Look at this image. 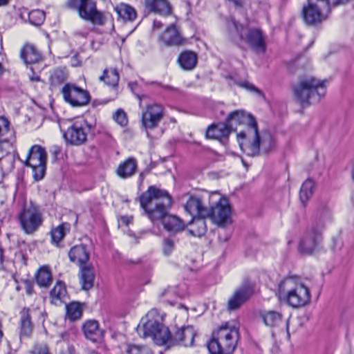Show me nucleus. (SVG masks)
Returning a JSON list of instances; mask_svg holds the SVG:
<instances>
[{"label": "nucleus", "instance_id": "obj_1", "mask_svg": "<svg viewBox=\"0 0 354 354\" xmlns=\"http://www.w3.org/2000/svg\"><path fill=\"white\" fill-rule=\"evenodd\" d=\"M139 201L141 207L152 222L162 220L164 228L172 234H177L185 230V225L181 218L168 214L172 198L167 191L153 185L149 186L140 196Z\"/></svg>", "mask_w": 354, "mask_h": 354}, {"label": "nucleus", "instance_id": "obj_2", "mask_svg": "<svg viewBox=\"0 0 354 354\" xmlns=\"http://www.w3.org/2000/svg\"><path fill=\"white\" fill-rule=\"evenodd\" d=\"M292 91L295 99L302 106L317 103L326 94L325 81L311 76L304 77L292 86Z\"/></svg>", "mask_w": 354, "mask_h": 354}, {"label": "nucleus", "instance_id": "obj_3", "mask_svg": "<svg viewBox=\"0 0 354 354\" xmlns=\"http://www.w3.org/2000/svg\"><path fill=\"white\" fill-rule=\"evenodd\" d=\"M279 298L284 300L292 308H300L310 299L309 289L295 277H288L279 284Z\"/></svg>", "mask_w": 354, "mask_h": 354}, {"label": "nucleus", "instance_id": "obj_4", "mask_svg": "<svg viewBox=\"0 0 354 354\" xmlns=\"http://www.w3.org/2000/svg\"><path fill=\"white\" fill-rule=\"evenodd\" d=\"M65 6L76 11L79 17L86 21L97 25L104 23V15L97 10L95 0H67Z\"/></svg>", "mask_w": 354, "mask_h": 354}, {"label": "nucleus", "instance_id": "obj_5", "mask_svg": "<svg viewBox=\"0 0 354 354\" xmlns=\"http://www.w3.org/2000/svg\"><path fill=\"white\" fill-rule=\"evenodd\" d=\"M21 228L26 234H33L42 225L44 218L39 206L30 202L18 214Z\"/></svg>", "mask_w": 354, "mask_h": 354}, {"label": "nucleus", "instance_id": "obj_6", "mask_svg": "<svg viewBox=\"0 0 354 354\" xmlns=\"http://www.w3.org/2000/svg\"><path fill=\"white\" fill-rule=\"evenodd\" d=\"M326 7L327 3L324 0H307L301 11L304 23L310 26L321 24L327 19L329 14Z\"/></svg>", "mask_w": 354, "mask_h": 354}, {"label": "nucleus", "instance_id": "obj_7", "mask_svg": "<svg viewBox=\"0 0 354 354\" xmlns=\"http://www.w3.org/2000/svg\"><path fill=\"white\" fill-rule=\"evenodd\" d=\"M94 127V124L88 123L84 119L77 120L64 132L63 137L67 143L79 146L86 142L88 133Z\"/></svg>", "mask_w": 354, "mask_h": 354}, {"label": "nucleus", "instance_id": "obj_8", "mask_svg": "<svg viewBox=\"0 0 354 354\" xmlns=\"http://www.w3.org/2000/svg\"><path fill=\"white\" fill-rule=\"evenodd\" d=\"M232 207L226 197L221 196L214 205L207 209V218L219 227H225L232 222Z\"/></svg>", "mask_w": 354, "mask_h": 354}, {"label": "nucleus", "instance_id": "obj_9", "mask_svg": "<svg viewBox=\"0 0 354 354\" xmlns=\"http://www.w3.org/2000/svg\"><path fill=\"white\" fill-rule=\"evenodd\" d=\"M138 333L140 334L142 332L144 337H151L156 344L164 345L168 344H171V335L167 327L162 323H158L156 321L147 324L145 328H141L140 324L137 328Z\"/></svg>", "mask_w": 354, "mask_h": 354}, {"label": "nucleus", "instance_id": "obj_10", "mask_svg": "<svg viewBox=\"0 0 354 354\" xmlns=\"http://www.w3.org/2000/svg\"><path fill=\"white\" fill-rule=\"evenodd\" d=\"M237 140L241 151L247 156H256L260 153L258 127L240 131L237 133Z\"/></svg>", "mask_w": 354, "mask_h": 354}, {"label": "nucleus", "instance_id": "obj_11", "mask_svg": "<svg viewBox=\"0 0 354 354\" xmlns=\"http://www.w3.org/2000/svg\"><path fill=\"white\" fill-rule=\"evenodd\" d=\"M232 21L241 40L245 41L255 52L259 53H265L266 46L263 32L261 30L257 28H248L247 29L245 35H244V26L241 24H238L235 20H233Z\"/></svg>", "mask_w": 354, "mask_h": 354}, {"label": "nucleus", "instance_id": "obj_12", "mask_svg": "<svg viewBox=\"0 0 354 354\" xmlns=\"http://www.w3.org/2000/svg\"><path fill=\"white\" fill-rule=\"evenodd\" d=\"M61 93L64 101L73 107L85 106L91 100L89 92L74 84H65L61 90Z\"/></svg>", "mask_w": 354, "mask_h": 354}, {"label": "nucleus", "instance_id": "obj_13", "mask_svg": "<svg viewBox=\"0 0 354 354\" xmlns=\"http://www.w3.org/2000/svg\"><path fill=\"white\" fill-rule=\"evenodd\" d=\"M254 285L249 279L243 281L241 286L236 290L228 301V309L234 310L239 308L254 294Z\"/></svg>", "mask_w": 354, "mask_h": 354}, {"label": "nucleus", "instance_id": "obj_14", "mask_svg": "<svg viewBox=\"0 0 354 354\" xmlns=\"http://www.w3.org/2000/svg\"><path fill=\"white\" fill-rule=\"evenodd\" d=\"M164 108L161 104H149L142 114V124L147 131L157 127L163 118Z\"/></svg>", "mask_w": 354, "mask_h": 354}, {"label": "nucleus", "instance_id": "obj_15", "mask_svg": "<svg viewBox=\"0 0 354 354\" xmlns=\"http://www.w3.org/2000/svg\"><path fill=\"white\" fill-rule=\"evenodd\" d=\"M322 232L315 227L310 226L299 243L301 252L311 254L317 250L322 241Z\"/></svg>", "mask_w": 354, "mask_h": 354}, {"label": "nucleus", "instance_id": "obj_16", "mask_svg": "<svg viewBox=\"0 0 354 354\" xmlns=\"http://www.w3.org/2000/svg\"><path fill=\"white\" fill-rule=\"evenodd\" d=\"M232 131V125L226 119L225 122H219L209 125L206 130L205 136L207 138L219 140L223 144H225Z\"/></svg>", "mask_w": 354, "mask_h": 354}, {"label": "nucleus", "instance_id": "obj_17", "mask_svg": "<svg viewBox=\"0 0 354 354\" xmlns=\"http://www.w3.org/2000/svg\"><path fill=\"white\" fill-rule=\"evenodd\" d=\"M332 221V212L328 203H320L317 208L311 226L323 232L326 226Z\"/></svg>", "mask_w": 354, "mask_h": 354}, {"label": "nucleus", "instance_id": "obj_18", "mask_svg": "<svg viewBox=\"0 0 354 354\" xmlns=\"http://www.w3.org/2000/svg\"><path fill=\"white\" fill-rule=\"evenodd\" d=\"M195 330L192 326L183 327L178 329L176 332L171 335V346L179 345L184 346H192L194 345Z\"/></svg>", "mask_w": 354, "mask_h": 354}, {"label": "nucleus", "instance_id": "obj_19", "mask_svg": "<svg viewBox=\"0 0 354 354\" xmlns=\"http://www.w3.org/2000/svg\"><path fill=\"white\" fill-rule=\"evenodd\" d=\"M227 122L232 125L234 129V123L237 124H243L245 126L244 130H249L252 128L258 127L255 118L250 113H247L243 111H235L230 113L227 118Z\"/></svg>", "mask_w": 354, "mask_h": 354}, {"label": "nucleus", "instance_id": "obj_20", "mask_svg": "<svg viewBox=\"0 0 354 354\" xmlns=\"http://www.w3.org/2000/svg\"><path fill=\"white\" fill-rule=\"evenodd\" d=\"M237 342L230 340L221 341V338L212 337L208 343V350L211 354H231L235 349Z\"/></svg>", "mask_w": 354, "mask_h": 354}, {"label": "nucleus", "instance_id": "obj_21", "mask_svg": "<svg viewBox=\"0 0 354 354\" xmlns=\"http://www.w3.org/2000/svg\"><path fill=\"white\" fill-rule=\"evenodd\" d=\"M82 328L85 337L93 342H100L104 337V332L100 328L99 322L95 319L86 320Z\"/></svg>", "mask_w": 354, "mask_h": 354}, {"label": "nucleus", "instance_id": "obj_22", "mask_svg": "<svg viewBox=\"0 0 354 354\" xmlns=\"http://www.w3.org/2000/svg\"><path fill=\"white\" fill-rule=\"evenodd\" d=\"M46 159L45 149L39 145H33L28 151L24 164L27 167H35L37 164L46 162Z\"/></svg>", "mask_w": 354, "mask_h": 354}, {"label": "nucleus", "instance_id": "obj_23", "mask_svg": "<svg viewBox=\"0 0 354 354\" xmlns=\"http://www.w3.org/2000/svg\"><path fill=\"white\" fill-rule=\"evenodd\" d=\"M185 209L193 216H207V208L201 198L197 196H192L188 199Z\"/></svg>", "mask_w": 354, "mask_h": 354}, {"label": "nucleus", "instance_id": "obj_24", "mask_svg": "<svg viewBox=\"0 0 354 354\" xmlns=\"http://www.w3.org/2000/svg\"><path fill=\"white\" fill-rule=\"evenodd\" d=\"M68 257L71 262L77 263L80 268L86 266V263L89 259V252L86 249V246L80 244L76 245L71 248L68 252Z\"/></svg>", "mask_w": 354, "mask_h": 354}, {"label": "nucleus", "instance_id": "obj_25", "mask_svg": "<svg viewBox=\"0 0 354 354\" xmlns=\"http://www.w3.org/2000/svg\"><path fill=\"white\" fill-rule=\"evenodd\" d=\"M160 39L167 46H179L183 43V38L174 24L168 26Z\"/></svg>", "mask_w": 354, "mask_h": 354}, {"label": "nucleus", "instance_id": "obj_26", "mask_svg": "<svg viewBox=\"0 0 354 354\" xmlns=\"http://www.w3.org/2000/svg\"><path fill=\"white\" fill-rule=\"evenodd\" d=\"M212 337L221 338V341L225 339L237 342L239 334L236 328L230 326L228 323H225L222 324L217 330L213 332Z\"/></svg>", "mask_w": 354, "mask_h": 354}, {"label": "nucleus", "instance_id": "obj_27", "mask_svg": "<svg viewBox=\"0 0 354 354\" xmlns=\"http://www.w3.org/2000/svg\"><path fill=\"white\" fill-rule=\"evenodd\" d=\"M33 327L30 309L24 308L20 312V338L30 337Z\"/></svg>", "mask_w": 354, "mask_h": 354}, {"label": "nucleus", "instance_id": "obj_28", "mask_svg": "<svg viewBox=\"0 0 354 354\" xmlns=\"http://www.w3.org/2000/svg\"><path fill=\"white\" fill-rule=\"evenodd\" d=\"M206 218L207 216H193L188 223V232L194 236L201 237L205 235L207 232Z\"/></svg>", "mask_w": 354, "mask_h": 354}, {"label": "nucleus", "instance_id": "obj_29", "mask_svg": "<svg viewBox=\"0 0 354 354\" xmlns=\"http://www.w3.org/2000/svg\"><path fill=\"white\" fill-rule=\"evenodd\" d=\"M177 62L182 69L192 71L197 64L198 56L193 51L184 50L179 55Z\"/></svg>", "mask_w": 354, "mask_h": 354}, {"label": "nucleus", "instance_id": "obj_30", "mask_svg": "<svg viewBox=\"0 0 354 354\" xmlns=\"http://www.w3.org/2000/svg\"><path fill=\"white\" fill-rule=\"evenodd\" d=\"M145 3L150 12L165 16L171 12V8L167 0H145Z\"/></svg>", "mask_w": 354, "mask_h": 354}, {"label": "nucleus", "instance_id": "obj_31", "mask_svg": "<svg viewBox=\"0 0 354 354\" xmlns=\"http://www.w3.org/2000/svg\"><path fill=\"white\" fill-rule=\"evenodd\" d=\"M137 161L134 158L130 157L120 163L116 173L122 178L131 177L136 171Z\"/></svg>", "mask_w": 354, "mask_h": 354}, {"label": "nucleus", "instance_id": "obj_32", "mask_svg": "<svg viewBox=\"0 0 354 354\" xmlns=\"http://www.w3.org/2000/svg\"><path fill=\"white\" fill-rule=\"evenodd\" d=\"M276 147V141L274 136L269 131H263L259 133L260 152L267 154L272 151Z\"/></svg>", "mask_w": 354, "mask_h": 354}, {"label": "nucleus", "instance_id": "obj_33", "mask_svg": "<svg viewBox=\"0 0 354 354\" xmlns=\"http://www.w3.org/2000/svg\"><path fill=\"white\" fill-rule=\"evenodd\" d=\"M21 58L26 64L39 62L41 55L32 45H26L21 50Z\"/></svg>", "mask_w": 354, "mask_h": 354}, {"label": "nucleus", "instance_id": "obj_34", "mask_svg": "<svg viewBox=\"0 0 354 354\" xmlns=\"http://www.w3.org/2000/svg\"><path fill=\"white\" fill-rule=\"evenodd\" d=\"M95 275L91 266L80 268V283L84 290H88L93 286Z\"/></svg>", "mask_w": 354, "mask_h": 354}, {"label": "nucleus", "instance_id": "obj_35", "mask_svg": "<svg viewBox=\"0 0 354 354\" xmlns=\"http://www.w3.org/2000/svg\"><path fill=\"white\" fill-rule=\"evenodd\" d=\"M315 187V183L310 178L306 180L301 185L299 192V200L303 207L306 206L308 201L313 196Z\"/></svg>", "mask_w": 354, "mask_h": 354}, {"label": "nucleus", "instance_id": "obj_36", "mask_svg": "<svg viewBox=\"0 0 354 354\" xmlns=\"http://www.w3.org/2000/svg\"><path fill=\"white\" fill-rule=\"evenodd\" d=\"M71 225L68 223H62L57 227L51 230L50 234L51 237V243L55 245H58L59 242L64 239L66 233L70 231Z\"/></svg>", "mask_w": 354, "mask_h": 354}, {"label": "nucleus", "instance_id": "obj_37", "mask_svg": "<svg viewBox=\"0 0 354 354\" xmlns=\"http://www.w3.org/2000/svg\"><path fill=\"white\" fill-rule=\"evenodd\" d=\"M115 10L118 17L124 21H133L137 17L136 10L132 6L125 3H120V5H118L115 8Z\"/></svg>", "mask_w": 354, "mask_h": 354}, {"label": "nucleus", "instance_id": "obj_38", "mask_svg": "<svg viewBox=\"0 0 354 354\" xmlns=\"http://www.w3.org/2000/svg\"><path fill=\"white\" fill-rule=\"evenodd\" d=\"M100 82H104L108 86H117L120 80L119 73L116 68L104 69L103 74L99 77Z\"/></svg>", "mask_w": 354, "mask_h": 354}, {"label": "nucleus", "instance_id": "obj_39", "mask_svg": "<svg viewBox=\"0 0 354 354\" xmlns=\"http://www.w3.org/2000/svg\"><path fill=\"white\" fill-rule=\"evenodd\" d=\"M68 77V73L65 67L54 69L50 77V86L55 88L63 84Z\"/></svg>", "mask_w": 354, "mask_h": 354}, {"label": "nucleus", "instance_id": "obj_40", "mask_svg": "<svg viewBox=\"0 0 354 354\" xmlns=\"http://www.w3.org/2000/svg\"><path fill=\"white\" fill-rule=\"evenodd\" d=\"M37 283L40 287L47 288L52 283V274L47 267H42L38 270L36 276Z\"/></svg>", "mask_w": 354, "mask_h": 354}, {"label": "nucleus", "instance_id": "obj_41", "mask_svg": "<svg viewBox=\"0 0 354 354\" xmlns=\"http://www.w3.org/2000/svg\"><path fill=\"white\" fill-rule=\"evenodd\" d=\"M66 288L64 283L58 281L50 292L53 302L56 303L57 301H64L66 296Z\"/></svg>", "mask_w": 354, "mask_h": 354}, {"label": "nucleus", "instance_id": "obj_42", "mask_svg": "<svg viewBox=\"0 0 354 354\" xmlns=\"http://www.w3.org/2000/svg\"><path fill=\"white\" fill-rule=\"evenodd\" d=\"M82 310L79 303L71 302L66 305V316L71 321H75L81 317Z\"/></svg>", "mask_w": 354, "mask_h": 354}, {"label": "nucleus", "instance_id": "obj_43", "mask_svg": "<svg viewBox=\"0 0 354 354\" xmlns=\"http://www.w3.org/2000/svg\"><path fill=\"white\" fill-rule=\"evenodd\" d=\"M263 319L266 325L274 327L281 322V315L277 311H268L263 315Z\"/></svg>", "mask_w": 354, "mask_h": 354}, {"label": "nucleus", "instance_id": "obj_44", "mask_svg": "<svg viewBox=\"0 0 354 354\" xmlns=\"http://www.w3.org/2000/svg\"><path fill=\"white\" fill-rule=\"evenodd\" d=\"M45 15V12L41 10H32L28 15L29 22L32 25L39 26L44 21Z\"/></svg>", "mask_w": 354, "mask_h": 354}, {"label": "nucleus", "instance_id": "obj_45", "mask_svg": "<svg viewBox=\"0 0 354 354\" xmlns=\"http://www.w3.org/2000/svg\"><path fill=\"white\" fill-rule=\"evenodd\" d=\"M161 320L162 317L160 315L159 312L157 309L153 308L149 311L146 316L141 319L140 324L141 326V328H144L147 324L149 322L156 321L158 323H161Z\"/></svg>", "mask_w": 354, "mask_h": 354}, {"label": "nucleus", "instance_id": "obj_46", "mask_svg": "<svg viewBox=\"0 0 354 354\" xmlns=\"http://www.w3.org/2000/svg\"><path fill=\"white\" fill-rule=\"evenodd\" d=\"M160 299L163 303L173 305L176 299L175 290L171 287L165 289L160 295Z\"/></svg>", "mask_w": 354, "mask_h": 354}, {"label": "nucleus", "instance_id": "obj_47", "mask_svg": "<svg viewBox=\"0 0 354 354\" xmlns=\"http://www.w3.org/2000/svg\"><path fill=\"white\" fill-rule=\"evenodd\" d=\"M235 84L239 87L245 88L250 92L254 93L259 96H263V93L260 89L248 81L236 80Z\"/></svg>", "mask_w": 354, "mask_h": 354}, {"label": "nucleus", "instance_id": "obj_48", "mask_svg": "<svg viewBox=\"0 0 354 354\" xmlns=\"http://www.w3.org/2000/svg\"><path fill=\"white\" fill-rule=\"evenodd\" d=\"M33 171L34 179L37 181L41 180L45 175L46 169V162L37 164L35 167H30Z\"/></svg>", "mask_w": 354, "mask_h": 354}, {"label": "nucleus", "instance_id": "obj_49", "mask_svg": "<svg viewBox=\"0 0 354 354\" xmlns=\"http://www.w3.org/2000/svg\"><path fill=\"white\" fill-rule=\"evenodd\" d=\"M175 248V241L171 237L164 238L162 241V252L169 256Z\"/></svg>", "mask_w": 354, "mask_h": 354}, {"label": "nucleus", "instance_id": "obj_50", "mask_svg": "<svg viewBox=\"0 0 354 354\" xmlns=\"http://www.w3.org/2000/svg\"><path fill=\"white\" fill-rule=\"evenodd\" d=\"M30 354H50L48 346L45 343H39L33 346Z\"/></svg>", "mask_w": 354, "mask_h": 354}, {"label": "nucleus", "instance_id": "obj_51", "mask_svg": "<svg viewBox=\"0 0 354 354\" xmlns=\"http://www.w3.org/2000/svg\"><path fill=\"white\" fill-rule=\"evenodd\" d=\"M113 118L117 123H118L119 124H120L122 127L127 125V124L128 122L127 114L122 109H118L115 113V114L113 115Z\"/></svg>", "mask_w": 354, "mask_h": 354}, {"label": "nucleus", "instance_id": "obj_52", "mask_svg": "<svg viewBox=\"0 0 354 354\" xmlns=\"http://www.w3.org/2000/svg\"><path fill=\"white\" fill-rule=\"evenodd\" d=\"M127 353L128 354H151L148 348L136 345L129 346Z\"/></svg>", "mask_w": 354, "mask_h": 354}, {"label": "nucleus", "instance_id": "obj_53", "mask_svg": "<svg viewBox=\"0 0 354 354\" xmlns=\"http://www.w3.org/2000/svg\"><path fill=\"white\" fill-rule=\"evenodd\" d=\"M10 131V122L7 118L0 116V138L6 136Z\"/></svg>", "mask_w": 354, "mask_h": 354}, {"label": "nucleus", "instance_id": "obj_54", "mask_svg": "<svg viewBox=\"0 0 354 354\" xmlns=\"http://www.w3.org/2000/svg\"><path fill=\"white\" fill-rule=\"evenodd\" d=\"M12 149V145L8 138H3L0 140V151L6 154L10 153V150Z\"/></svg>", "mask_w": 354, "mask_h": 354}, {"label": "nucleus", "instance_id": "obj_55", "mask_svg": "<svg viewBox=\"0 0 354 354\" xmlns=\"http://www.w3.org/2000/svg\"><path fill=\"white\" fill-rule=\"evenodd\" d=\"M327 3L326 9L328 12H330L332 7H336L340 5L345 4L348 2V0H324Z\"/></svg>", "mask_w": 354, "mask_h": 354}, {"label": "nucleus", "instance_id": "obj_56", "mask_svg": "<svg viewBox=\"0 0 354 354\" xmlns=\"http://www.w3.org/2000/svg\"><path fill=\"white\" fill-rule=\"evenodd\" d=\"M151 84H156V85L163 88L165 90H168V91H172L174 93H179V91H180L179 89L177 88H175V87H174L172 86H169V85H164V84H161L160 82H151Z\"/></svg>", "mask_w": 354, "mask_h": 354}, {"label": "nucleus", "instance_id": "obj_57", "mask_svg": "<svg viewBox=\"0 0 354 354\" xmlns=\"http://www.w3.org/2000/svg\"><path fill=\"white\" fill-rule=\"evenodd\" d=\"M26 292L28 295H30L33 293V285L32 283L30 280H26L24 281Z\"/></svg>", "mask_w": 354, "mask_h": 354}, {"label": "nucleus", "instance_id": "obj_58", "mask_svg": "<svg viewBox=\"0 0 354 354\" xmlns=\"http://www.w3.org/2000/svg\"><path fill=\"white\" fill-rule=\"evenodd\" d=\"M30 69L32 71V75L29 76L30 81L37 82H40L41 81L40 77L34 73L32 68H31Z\"/></svg>", "mask_w": 354, "mask_h": 354}, {"label": "nucleus", "instance_id": "obj_59", "mask_svg": "<svg viewBox=\"0 0 354 354\" xmlns=\"http://www.w3.org/2000/svg\"><path fill=\"white\" fill-rule=\"evenodd\" d=\"M120 220L122 222V223H124L125 225H128L129 223L131 221L132 218L122 216H121Z\"/></svg>", "mask_w": 354, "mask_h": 354}, {"label": "nucleus", "instance_id": "obj_60", "mask_svg": "<svg viewBox=\"0 0 354 354\" xmlns=\"http://www.w3.org/2000/svg\"><path fill=\"white\" fill-rule=\"evenodd\" d=\"M67 351H68V354H77L76 353V350L75 348V346L72 344H69L67 346Z\"/></svg>", "mask_w": 354, "mask_h": 354}, {"label": "nucleus", "instance_id": "obj_61", "mask_svg": "<svg viewBox=\"0 0 354 354\" xmlns=\"http://www.w3.org/2000/svg\"><path fill=\"white\" fill-rule=\"evenodd\" d=\"M61 147H58V146H54L53 147V153L57 156V154L60 153H61Z\"/></svg>", "mask_w": 354, "mask_h": 354}, {"label": "nucleus", "instance_id": "obj_62", "mask_svg": "<svg viewBox=\"0 0 354 354\" xmlns=\"http://www.w3.org/2000/svg\"><path fill=\"white\" fill-rule=\"evenodd\" d=\"M162 24L160 21H157V20L153 21V28H162Z\"/></svg>", "mask_w": 354, "mask_h": 354}, {"label": "nucleus", "instance_id": "obj_63", "mask_svg": "<svg viewBox=\"0 0 354 354\" xmlns=\"http://www.w3.org/2000/svg\"><path fill=\"white\" fill-rule=\"evenodd\" d=\"M3 252H4L3 248L0 245V261H1V263H3V261H4Z\"/></svg>", "mask_w": 354, "mask_h": 354}, {"label": "nucleus", "instance_id": "obj_64", "mask_svg": "<svg viewBox=\"0 0 354 354\" xmlns=\"http://www.w3.org/2000/svg\"><path fill=\"white\" fill-rule=\"evenodd\" d=\"M8 3V0H0V6H4L7 5Z\"/></svg>", "mask_w": 354, "mask_h": 354}]
</instances>
